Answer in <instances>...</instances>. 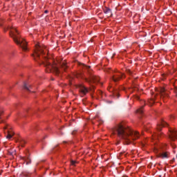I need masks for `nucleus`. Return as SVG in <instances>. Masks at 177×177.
Returning a JSON list of instances; mask_svg holds the SVG:
<instances>
[{"label":"nucleus","instance_id":"1","mask_svg":"<svg viewBox=\"0 0 177 177\" xmlns=\"http://www.w3.org/2000/svg\"><path fill=\"white\" fill-rule=\"evenodd\" d=\"M112 132L113 135H117L120 139L124 140V145H129L132 140L139 139V133L133 131L131 128L125 127L122 123H119L115 126Z\"/></svg>","mask_w":177,"mask_h":177},{"label":"nucleus","instance_id":"2","mask_svg":"<svg viewBox=\"0 0 177 177\" xmlns=\"http://www.w3.org/2000/svg\"><path fill=\"white\" fill-rule=\"evenodd\" d=\"M6 30H10V35L13 39L17 45H19L24 52L27 51V42L24 39L20 37L19 32L16 30V28L8 26Z\"/></svg>","mask_w":177,"mask_h":177},{"label":"nucleus","instance_id":"3","mask_svg":"<svg viewBox=\"0 0 177 177\" xmlns=\"http://www.w3.org/2000/svg\"><path fill=\"white\" fill-rule=\"evenodd\" d=\"M44 60L45 62H42V64H44V67L46 68L47 73H50V71H53L55 73V75H59L60 74V71H59V68L57 67V64L56 62H52L48 61V58L44 56Z\"/></svg>","mask_w":177,"mask_h":177},{"label":"nucleus","instance_id":"4","mask_svg":"<svg viewBox=\"0 0 177 177\" xmlns=\"http://www.w3.org/2000/svg\"><path fill=\"white\" fill-rule=\"evenodd\" d=\"M84 68H86L87 70V74L88 75V77H84V80L86 82H88V84H91V82H93L94 84H96L100 81V79L99 77L93 75L92 73V70H91V66H88L84 64H82Z\"/></svg>","mask_w":177,"mask_h":177},{"label":"nucleus","instance_id":"5","mask_svg":"<svg viewBox=\"0 0 177 177\" xmlns=\"http://www.w3.org/2000/svg\"><path fill=\"white\" fill-rule=\"evenodd\" d=\"M41 55H45V50L44 49V47H41L39 45H36V50L35 53V55H32L36 62H38V59H41Z\"/></svg>","mask_w":177,"mask_h":177},{"label":"nucleus","instance_id":"6","mask_svg":"<svg viewBox=\"0 0 177 177\" xmlns=\"http://www.w3.org/2000/svg\"><path fill=\"white\" fill-rule=\"evenodd\" d=\"M122 77H124V74H122L120 72H115L111 77V80L114 82H118V81H120V80H121V78H122Z\"/></svg>","mask_w":177,"mask_h":177},{"label":"nucleus","instance_id":"7","mask_svg":"<svg viewBox=\"0 0 177 177\" xmlns=\"http://www.w3.org/2000/svg\"><path fill=\"white\" fill-rule=\"evenodd\" d=\"M21 159L24 161V163L26 164V165H30L31 164V158H30V153L28 151H26L25 156H21Z\"/></svg>","mask_w":177,"mask_h":177},{"label":"nucleus","instance_id":"8","mask_svg":"<svg viewBox=\"0 0 177 177\" xmlns=\"http://www.w3.org/2000/svg\"><path fill=\"white\" fill-rule=\"evenodd\" d=\"M160 97L161 99H162L163 102H167L165 99H167V97L169 96V94L168 93V92H167V91H165V88H161L160 89Z\"/></svg>","mask_w":177,"mask_h":177},{"label":"nucleus","instance_id":"9","mask_svg":"<svg viewBox=\"0 0 177 177\" xmlns=\"http://www.w3.org/2000/svg\"><path fill=\"white\" fill-rule=\"evenodd\" d=\"M168 124L165 122L164 120H162L159 124L157 125V129L158 131V133L157 134H155L156 136H159L161 135V128L163 127H167Z\"/></svg>","mask_w":177,"mask_h":177},{"label":"nucleus","instance_id":"10","mask_svg":"<svg viewBox=\"0 0 177 177\" xmlns=\"http://www.w3.org/2000/svg\"><path fill=\"white\" fill-rule=\"evenodd\" d=\"M77 88L79 89V92L81 93V95H82V96H85V95H86V93L88 92V88L82 84H79Z\"/></svg>","mask_w":177,"mask_h":177},{"label":"nucleus","instance_id":"11","mask_svg":"<svg viewBox=\"0 0 177 177\" xmlns=\"http://www.w3.org/2000/svg\"><path fill=\"white\" fill-rule=\"evenodd\" d=\"M170 140H176L177 133L175 130H170V134L169 135Z\"/></svg>","mask_w":177,"mask_h":177},{"label":"nucleus","instance_id":"12","mask_svg":"<svg viewBox=\"0 0 177 177\" xmlns=\"http://www.w3.org/2000/svg\"><path fill=\"white\" fill-rule=\"evenodd\" d=\"M104 12L105 13V15H107L108 17H111L113 16L111 9H110L109 8L105 7L104 9Z\"/></svg>","mask_w":177,"mask_h":177},{"label":"nucleus","instance_id":"13","mask_svg":"<svg viewBox=\"0 0 177 177\" xmlns=\"http://www.w3.org/2000/svg\"><path fill=\"white\" fill-rule=\"evenodd\" d=\"M23 88L24 89H26V91H28V92H31V85L26 82H24Z\"/></svg>","mask_w":177,"mask_h":177},{"label":"nucleus","instance_id":"14","mask_svg":"<svg viewBox=\"0 0 177 177\" xmlns=\"http://www.w3.org/2000/svg\"><path fill=\"white\" fill-rule=\"evenodd\" d=\"M113 97H120V94L118 93V91L113 89Z\"/></svg>","mask_w":177,"mask_h":177},{"label":"nucleus","instance_id":"15","mask_svg":"<svg viewBox=\"0 0 177 177\" xmlns=\"http://www.w3.org/2000/svg\"><path fill=\"white\" fill-rule=\"evenodd\" d=\"M161 158H168V152H162L160 153Z\"/></svg>","mask_w":177,"mask_h":177},{"label":"nucleus","instance_id":"16","mask_svg":"<svg viewBox=\"0 0 177 177\" xmlns=\"http://www.w3.org/2000/svg\"><path fill=\"white\" fill-rule=\"evenodd\" d=\"M17 142L20 143L21 147H24V145H26V140H23V138H19Z\"/></svg>","mask_w":177,"mask_h":177},{"label":"nucleus","instance_id":"17","mask_svg":"<svg viewBox=\"0 0 177 177\" xmlns=\"http://www.w3.org/2000/svg\"><path fill=\"white\" fill-rule=\"evenodd\" d=\"M60 66L62 67V68H63L64 71H66V68H67V65L66 64V62H63L60 64Z\"/></svg>","mask_w":177,"mask_h":177},{"label":"nucleus","instance_id":"18","mask_svg":"<svg viewBox=\"0 0 177 177\" xmlns=\"http://www.w3.org/2000/svg\"><path fill=\"white\" fill-rule=\"evenodd\" d=\"M13 136V133H10L9 131H8V135L6 136L7 139H12Z\"/></svg>","mask_w":177,"mask_h":177},{"label":"nucleus","instance_id":"19","mask_svg":"<svg viewBox=\"0 0 177 177\" xmlns=\"http://www.w3.org/2000/svg\"><path fill=\"white\" fill-rule=\"evenodd\" d=\"M138 114H143V106L137 110Z\"/></svg>","mask_w":177,"mask_h":177},{"label":"nucleus","instance_id":"20","mask_svg":"<svg viewBox=\"0 0 177 177\" xmlns=\"http://www.w3.org/2000/svg\"><path fill=\"white\" fill-rule=\"evenodd\" d=\"M126 73L129 74V75H131V76H133L134 74L133 72H132V71H131L130 69H127Z\"/></svg>","mask_w":177,"mask_h":177},{"label":"nucleus","instance_id":"21","mask_svg":"<svg viewBox=\"0 0 177 177\" xmlns=\"http://www.w3.org/2000/svg\"><path fill=\"white\" fill-rule=\"evenodd\" d=\"M8 154H10V156H13L14 154H16V150L14 149L12 151H9Z\"/></svg>","mask_w":177,"mask_h":177},{"label":"nucleus","instance_id":"22","mask_svg":"<svg viewBox=\"0 0 177 177\" xmlns=\"http://www.w3.org/2000/svg\"><path fill=\"white\" fill-rule=\"evenodd\" d=\"M2 114H3V109L0 107V120L2 118Z\"/></svg>","mask_w":177,"mask_h":177},{"label":"nucleus","instance_id":"23","mask_svg":"<svg viewBox=\"0 0 177 177\" xmlns=\"http://www.w3.org/2000/svg\"><path fill=\"white\" fill-rule=\"evenodd\" d=\"M71 165H75V164H77V161H75V160H71Z\"/></svg>","mask_w":177,"mask_h":177},{"label":"nucleus","instance_id":"24","mask_svg":"<svg viewBox=\"0 0 177 177\" xmlns=\"http://www.w3.org/2000/svg\"><path fill=\"white\" fill-rule=\"evenodd\" d=\"M135 97L137 100H139L140 99V97L138 95H136Z\"/></svg>","mask_w":177,"mask_h":177},{"label":"nucleus","instance_id":"25","mask_svg":"<svg viewBox=\"0 0 177 177\" xmlns=\"http://www.w3.org/2000/svg\"><path fill=\"white\" fill-rule=\"evenodd\" d=\"M171 120H175V116H174V115H171Z\"/></svg>","mask_w":177,"mask_h":177},{"label":"nucleus","instance_id":"26","mask_svg":"<svg viewBox=\"0 0 177 177\" xmlns=\"http://www.w3.org/2000/svg\"><path fill=\"white\" fill-rule=\"evenodd\" d=\"M172 162H175V158H173L171 160V163L172 164Z\"/></svg>","mask_w":177,"mask_h":177},{"label":"nucleus","instance_id":"27","mask_svg":"<svg viewBox=\"0 0 177 177\" xmlns=\"http://www.w3.org/2000/svg\"><path fill=\"white\" fill-rule=\"evenodd\" d=\"M25 176H27L26 174H22V175H20L19 177H25Z\"/></svg>","mask_w":177,"mask_h":177},{"label":"nucleus","instance_id":"28","mask_svg":"<svg viewBox=\"0 0 177 177\" xmlns=\"http://www.w3.org/2000/svg\"><path fill=\"white\" fill-rule=\"evenodd\" d=\"M57 147H59V145H56V147L53 149V150H56Z\"/></svg>","mask_w":177,"mask_h":177},{"label":"nucleus","instance_id":"29","mask_svg":"<svg viewBox=\"0 0 177 177\" xmlns=\"http://www.w3.org/2000/svg\"><path fill=\"white\" fill-rule=\"evenodd\" d=\"M122 154H124V153H120V156H122Z\"/></svg>","mask_w":177,"mask_h":177},{"label":"nucleus","instance_id":"30","mask_svg":"<svg viewBox=\"0 0 177 177\" xmlns=\"http://www.w3.org/2000/svg\"><path fill=\"white\" fill-rule=\"evenodd\" d=\"M44 13H48V10H46V11L44 12Z\"/></svg>","mask_w":177,"mask_h":177},{"label":"nucleus","instance_id":"31","mask_svg":"<svg viewBox=\"0 0 177 177\" xmlns=\"http://www.w3.org/2000/svg\"><path fill=\"white\" fill-rule=\"evenodd\" d=\"M4 129H8V127H4Z\"/></svg>","mask_w":177,"mask_h":177},{"label":"nucleus","instance_id":"32","mask_svg":"<svg viewBox=\"0 0 177 177\" xmlns=\"http://www.w3.org/2000/svg\"><path fill=\"white\" fill-rule=\"evenodd\" d=\"M63 143H67V142H66V141H64V142H63Z\"/></svg>","mask_w":177,"mask_h":177},{"label":"nucleus","instance_id":"33","mask_svg":"<svg viewBox=\"0 0 177 177\" xmlns=\"http://www.w3.org/2000/svg\"><path fill=\"white\" fill-rule=\"evenodd\" d=\"M100 93L102 95V91H100Z\"/></svg>","mask_w":177,"mask_h":177},{"label":"nucleus","instance_id":"34","mask_svg":"<svg viewBox=\"0 0 177 177\" xmlns=\"http://www.w3.org/2000/svg\"><path fill=\"white\" fill-rule=\"evenodd\" d=\"M72 135H74V131H73Z\"/></svg>","mask_w":177,"mask_h":177},{"label":"nucleus","instance_id":"35","mask_svg":"<svg viewBox=\"0 0 177 177\" xmlns=\"http://www.w3.org/2000/svg\"><path fill=\"white\" fill-rule=\"evenodd\" d=\"M0 26H2V24H0Z\"/></svg>","mask_w":177,"mask_h":177},{"label":"nucleus","instance_id":"36","mask_svg":"<svg viewBox=\"0 0 177 177\" xmlns=\"http://www.w3.org/2000/svg\"><path fill=\"white\" fill-rule=\"evenodd\" d=\"M113 57H114V55L112 57V59H113Z\"/></svg>","mask_w":177,"mask_h":177}]
</instances>
